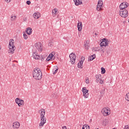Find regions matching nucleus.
Listing matches in <instances>:
<instances>
[{"mask_svg":"<svg viewBox=\"0 0 129 129\" xmlns=\"http://www.w3.org/2000/svg\"><path fill=\"white\" fill-rule=\"evenodd\" d=\"M33 77L36 80H41L43 76L42 75V71L39 68L34 69L33 72Z\"/></svg>","mask_w":129,"mask_h":129,"instance_id":"1","label":"nucleus"},{"mask_svg":"<svg viewBox=\"0 0 129 129\" xmlns=\"http://www.w3.org/2000/svg\"><path fill=\"white\" fill-rule=\"evenodd\" d=\"M40 114L41 122L39 124V126H43L44 124L46 123V117H45V113H46V111L44 109H41L39 111Z\"/></svg>","mask_w":129,"mask_h":129,"instance_id":"2","label":"nucleus"},{"mask_svg":"<svg viewBox=\"0 0 129 129\" xmlns=\"http://www.w3.org/2000/svg\"><path fill=\"white\" fill-rule=\"evenodd\" d=\"M9 48V53H11V54H14V52L15 50H16V46H15V40H14V39H11L10 40Z\"/></svg>","mask_w":129,"mask_h":129,"instance_id":"3","label":"nucleus"},{"mask_svg":"<svg viewBox=\"0 0 129 129\" xmlns=\"http://www.w3.org/2000/svg\"><path fill=\"white\" fill-rule=\"evenodd\" d=\"M119 14L120 17H122V18H126L128 16L127 10L125 9H120Z\"/></svg>","mask_w":129,"mask_h":129,"instance_id":"4","label":"nucleus"},{"mask_svg":"<svg viewBox=\"0 0 129 129\" xmlns=\"http://www.w3.org/2000/svg\"><path fill=\"white\" fill-rule=\"evenodd\" d=\"M101 112L104 116H107L110 114V110L108 107L103 108Z\"/></svg>","mask_w":129,"mask_h":129,"instance_id":"5","label":"nucleus"},{"mask_svg":"<svg viewBox=\"0 0 129 129\" xmlns=\"http://www.w3.org/2000/svg\"><path fill=\"white\" fill-rule=\"evenodd\" d=\"M109 43L108 39L104 38L100 44V47H106V46H108Z\"/></svg>","mask_w":129,"mask_h":129,"instance_id":"6","label":"nucleus"},{"mask_svg":"<svg viewBox=\"0 0 129 129\" xmlns=\"http://www.w3.org/2000/svg\"><path fill=\"white\" fill-rule=\"evenodd\" d=\"M82 91L83 93V96H84L85 98H88V96H89V93H88V91H89V90L86 89V87H83L82 89Z\"/></svg>","mask_w":129,"mask_h":129,"instance_id":"7","label":"nucleus"},{"mask_svg":"<svg viewBox=\"0 0 129 129\" xmlns=\"http://www.w3.org/2000/svg\"><path fill=\"white\" fill-rule=\"evenodd\" d=\"M34 46L39 52H42L43 48L42 47V43L41 42H37L35 43Z\"/></svg>","mask_w":129,"mask_h":129,"instance_id":"8","label":"nucleus"},{"mask_svg":"<svg viewBox=\"0 0 129 129\" xmlns=\"http://www.w3.org/2000/svg\"><path fill=\"white\" fill-rule=\"evenodd\" d=\"M70 58L72 64H74V63H75V60H76V55L74 53H72L70 54Z\"/></svg>","mask_w":129,"mask_h":129,"instance_id":"9","label":"nucleus"},{"mask_svg":"<svg viewBox=\"0 0 129 129\" xmlns=\"http://www.w3.org/2000/svg\"><path fill=\"white\" fill-rule=\"evenodd\" d=\"M102 6H103V2H102V0H99L98 2V4H97V8H96L97 11L99 12V11L101 10Z\"/></svg>","mask_w":129,"mask_h":129,"instance_id":"10","label":"nucleus"},{"mask_svg":"<svg viewBox=\"0 0 129 129\" xmlns=\"http://www.w3.org/2000/svg\"><path fill=\"white\" fill-rule=\"evenodd\" d=\"M128 6V3H122L119 6L120 10H125Z\"/></svg>","mask_w":129,"mask_h":129,"instance_id":"11","label":"nucleus"},{"mask_svg":"<svg viewBox=\"0 0 129 129\" xmlns=\"http://www.w3.org/2000/svg\"><path fill=\"white\" fill-rule=\"evenodd\" d=\"M15 102L18 105V106H21V105H24V101L20 98H17L15 99Z\"/></svg>","mask_w":129,"mask_h":129,"instance_id":"12","label":"nucleus"},{"mask_svg":"<svg viewBox=\"0 0 129 129\" xmlns=\"http://www.w3.org/2000/svg\"><path fill=\"white\" fill-rule=\"evenodd\" d=\"M55 54H53V52L49 54V55L48 56V57L46 58L47 61H50V60H54L55 59V56H54Z\"/></svg>","mask_w":129,"mask_h":129,"instance_id":"13","label":"nucleus"},{"mask_svg":"<svg viewBox=\"0 0 129 129\" xmlns=\"http://www.w3.org/2000/svg\"><path fill=\"white\" fill-rule=\"evenodd\" d=\"M13 127L15 129H18L20 127V122H14L13 124Z\"/></svg>","mask_w":129,"mask_h":129,"instance_id":"14","label":"nucleus"},{"mask_svg":"<svg viewBox=\"0 0 129 129\" xmlns=\"http://www.w3.org/2000/svg\"><path fill=\"white\" fill-rule=\"evenodd\" d=\"M82 22H80V21H79V22L78 23V29L79 32H81L82 31Z\"/></svg>","mask_w":129,"mask_h":129,"instance_id":"15","label":"nucleus"},{"mask_svg":"<svg viewBox=\"0 0 129 129\" xmlns=\"http://www.w3.org/2000/svg\"><path fill=\"white\" fill-rule=\"evenodd\" d=\"M32 57L35 59V60H39V59H40V56L38 55V53L36 52L33 53Z\"/></svg>","mask_w":129,"mask_h":129,"instance_id":"16","label":"nucleus"},{"mask_svg":"<svg viewBox=\"0 0 129 129\" xmlns=\"http://www.w3.org/2000/svg\"><path fill=\"white\" fill-rule=\"evenodd\" d=\"M33 17L34 19H39L41 17V14L39 12H35L33 15Z\"/></svg>","mask_w":129,"mask_h":129,"instance_id":"17","label":"nucleus"},{"mask_svg":"<svg viewBox=\"0 0 129 129\" xmlns=\"http://www.w3.org/2000/svg\"><path fill=\"white\" fill-rule=\"evenodd\" d=\"M84 47L86 49V50H88V49L89 48V41L88 40H87L85 42Z\"/></svg>","mask_w":129,"mask_h":129,"instance_id":"18","label":"nucleus"},{"mask_svg":"<svg viewBox=\"0 0 129 129\" xmlns=\"http://www.w3.org/2000/svg\"><path fill=\"white\" fill-rule=\"evenodd\" d=\"M75 3V5L76 6H79L80 5H82V0H74Z\"/></svg>","mask_w":129,"mask_h":129,"instance_id":"19","label":"nucleus"},{"mask_svg":"<svg viewBox=\"0 0 129 129\" xmlns=\"http://www.w3.org/2000/svg\"><path fill=\"white\" fill-rule=\"evenodd\" d=\"M25 32L28 35H31L33 32V30L31 28V27H28L27 28V30L25 31Z\"/></svg>","mask_w":129,"mask_h":129,"instance_id":"20","label":"nucleus"},{"mask_svg":"<svg viewBox=\"0 0 129 129\" xmlns=\"http://www.w3.org/2000/svg\"><path fill=\"white\" fill-rule=\"evenodd\" d=\"M96 77V82L97 83H98V82H99V81H100V80L101 79V75H96L95 76Z\"/></svg>","mask_w":129,"mask_h":129,"instance_id":"21","label":"nucleus"},{"mask_svg":"<svg viewBox=\"0 0 129 129\" xmlns=\"http://www.w3.org/2000/svg\"><path fill=\"white\" fill-rule=\"evenodd\" d=\"M57 12H58V9H57L56 8L52 10V14L53 17H56Z\"/></svg>","mask_w":129,"mask_h":129,"instance_id":"22","label":"nucleus"},{"mask_svg":"<svg viewBox=\"0 0 129 129\" xmlns=\"http://www.w3.org/2000/svg\"><path fill=\"white\" fill-rule=\"evenodd\" d=\"M78 68H81V69L83 68V61L82 60L80 61L78 63Z\"/></svg>","mask_w":129,"mask_h":129,"instance_id":"23","label":"nucleus"},{"mask_svg":"<svg viewBox=\"0 0 129 129\" xmlns=\"http://www.w3.org/2000/svg\"><path fill=\"white\" fill-rule=\"evenodd\" d=\"M96 58L95 54L91 55V56L89 57V61H92L93 60H94Z\"/></svg>","mask_w":129,"mask_h":129,"instance_id":"24","label":"nucleus"},{"mask_svg":"<svg viewBox=\"0 0 129 129\" xmlns=\"http://www.w3.org/2000/svg\"><path fill=\"white\" fill-rule=\"evenodd\" d=\"M82 129H90V126L87 124L83 125Z\"/></svg>","mask_w":129,"mask_h":129,"instance_id":"25","label":"nucleus"},{"mask_svg":"<svg viewBox=\"0 0 129 129\" xmlns=\"http://www.w3.org/2000/svg\"><path fill=\"white\" fill-rule=\"evenodd\" d=\"M101 74H105L106 71H105V69H104L103 68H101Z\"/></svg>","mask_w":129,"mask_h":129,"instance_id":"26","label":"nucleus"},{"mask_svg":"<svg viewBox=\"0 0 129 129\" xmlns=\"http://www.w3.org/2000/svg\"><path fill=\"white\" fill-rule=\"evenodd\" d=\"M107 122V120L106 119H104L103 120L102 124H103V125H106Z\"/></svg>","mask_w":129,"mask_h":129,"instance_id":"27","label":"nucleus"},{"mask_svg":"<svg viewBox=\"0 0 129 129\" xmlns=\"http://www.w3.org/2000/svg\"><path fill=\"white\" fill-rule=\"evenodd\" d=\"M23 37H24L25 40H27L28 39V35L27 34H26L25 33H24L23 34Z\"/></svg>","mask_w":129,"mask_h":129,"instance_id":"28","label":"nucleus"},{"mask_svg":"<svg viewBox=\"0 0 129 129\" xmlns=\"http://www.w3.org/2000/svg\"><path fill=\"white\" fill-rule=\"evenodd\" d=\"M125 99L126 100H127V101H129V93H128L125 96Z\"/></svg>","mask_w":129,"mask_h":129,"instance_id":"29","label":"nucleus"},{"mask_svg":"<svg viewBox=\"0 0 129 129\" xmlns=\"http://www.w3.org/2000/svg\"><path fill=\"white\" fill-rule=\"evenodd\" d=\"M58 72V69H56L55 70H53V74H56Z\"/></svg>","mask_w":129,"mask_h":129,"instance_id":"30","label":"nucleus"},{"mask_svg":"<svg viewBox=\"0 0 129 129\" xmlns=\"http://www.w3.org/2000/svg\"><path fill=\"white\" fill-rule=\"evenodd\" d=\"M16 16H12L11 17V20L12 21H15V20H16Z\"/></svg>","mask_w":129,"mask_h":129,"instance_id":"31","label":"nucleus"},{"mask_svg":"<svg viewBox=\"0 0 129 129\" xmlns=\"http://www.w3.org/2000/svg\"><path fill=\"white\" fill-rule=\"evenodd\" d=\"M105 92V89H104V90H102L101 91L100 93H101V94L102 95H103V94H104Z\"/></svg>","mask_w":129,"mask_h":129,"instance_id":"32","label":"nucleus"},{"mask_svg":"<svg viewBox=\"0 0 129 129\" xmlns=\"http://www.w3.org/2000/svg\"><path fill=\"white\" fill-rule=\"evenodd\" d=\"M26 4L27 5H28V6H30V5H31V1H27L26 2Z\"/></svg>","mask_w":129,"mask_h":129,"instance_id":"33","label":"nucleus"},{"mask_svg":"<svg viewBox=\"0 0 129 129\" xmlns=\"http://www.w3.org/2000/svg\"><path fill=\"white\" fill-rule=\"evenodd\" d=\"M100 84H103V83H104V81L102 80H101V79H100Z\"/></svg>","mask_w":129,"mask_h":129,"instance_id":"34","label":"nucleus"},{"mask_svg":"<svg viewBox=\"0 0 129 129\" xmlns=\"http://www.w3.org/2000/svg\"><path fill=\"white\" fill-rule=\"evenodd\" d=\"M86 83L87 84H88V83H89V79L88 78L86 80Z\"/></svg>","mask_w":129,"mask_h":129,"instance_id":"35","label":"nucleus"},{"mask_svg":"<svg viewBox=\"0 0 129 129\" xmlns=\"http://www.w3.org/2000/svg\"><path fill=\"white\" fill-rule=\"evenodd\" d=\"M124 129H129L128 125H125Z\"/></svg>","mask_w":129,"mask_h":129,"instance_id":"36","label":"nucleus"},{"mask_svg":"<svg viewBox=\"0 0 129 129\" xmlns=\"http://www.w3.org/2000/svg\"><path fill=\"white\" fill-rule=\"evenodd\" d=\"M84 60H85L84 57H82L81 59V60H80V61H82L83 62V61H84Z\"/></svg>","mask_w":129,"mask_h":129,"instance_id":"37","label":"nucleus"},{"mask_svg":"<svg viewBox=\"0 0 129 129\" xmlns=\"http://www.w3.org/2000/svg\"><path fill=\"white\" fill-rule=\"evenodd\" d=\"M101 52H102V53H104V49H102V48H101Z\"/></svg>","mask_w":129,"mask_h":129,"instance_id":"38","label":"nucleus"},{"mask_svg":"<svg viewBox=\"0 0 129 129\" xmlns=\"http://www.w3.org/2000/svg\"><path fill=\"white\" fill-rule=\"evenodd\" d=\"M62 129H67V127H66V126H63L62 127Z\"/></svg>","mask_w":129,"mask_h":129,"instance_id":"39","label":"nucleus"},{"mask_svg":"<svg viewBox=\"0 0 129 129\" xmlns=\"http://www.w3.org/2000/svg\"><path fill=\"white\" fill-rule=\"evenodd\" d=\"M11 1H12V0H9V3H10V2H11ZM5 2H6V3H8V0H5Z\"/></svg>","mask_w":129,"mask_h":129,"instance_id":"40","label":"nucleus"},{"mask_svg":"<svg viewBox=\"0 0 129 129\" xmlns=\"http://www.w3.org/2000/svg\"><path fill=\"white\" fill-rule=\"evenodd\" d=\"M97 51H99V49H98V50L95 49V52H97Z\"/></svg>","mask_w":129,"mask_h":129,"instance_id":"41","label":"nucleus"},{"mask_svg":"<svg viewBox=\"0 0 129 129\" xmlns=\"http://www.w3.org/2000/svg\"><path fill=\"white\" fill-rule=\"evenodd\" d=\"M92 50H93H93H94V48H92Z\"/></svg>","mask_w":129,"mask_h":129,"instance_id":"42","label":"nucleus"},{"mask_svg":"<svg viewBox=\"0 0 129 129\" xmlns=\"http://www.w3.org/2000/svg\"><path fill=\"white\" fill-rule=\"evenodd\" d=\"M7 3H9V0H8V2H7Z\"/></svg>","mask_w":129,"mask_h":129,"instance_id":"43","label":"nucleus"},{"mask_svg":"<svg viewBox=\"0 0 129 129\" xmlns=\"http://www.w3.org/2000/svg\"><path fill=\"white\" fill-rule=\"evenodd\" d=\"M95 129H99V128H95Z\"/></svg>","mask_w":129,"mask_h":129,"instance_id":"44","label":"nucleus"},{"mask_svg":"<svg viewBox=\"0 0 129 129\" xmlns=\"http://www.w3.org/2000/svg\"><path fill=\"white\" fill-rule=\"evenodd\" d=\"M0 50H1V48H0Z\"/></svg>","mask_w":129,"mask_h":129,"instance_id":"45","label":"nucleus"}]
</instances>
